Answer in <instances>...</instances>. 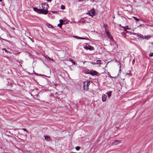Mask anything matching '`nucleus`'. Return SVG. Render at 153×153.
<instances>
[{
  "mask_svg": "<svg viewBox=\"0 0 153 153\" xmlns=\"http://www.w3.org/2000/svg\"><path fill=\"white\" fill-rule=\"evenodd\" d=\"M69 60L71 62L74 64V65L75 64V62L73 60L71 59H70Z\"/></svg>",
  "mask_w": 153,
  "mask_h": 153,
  "instance_id": "nucleus-19",
  "label": "nucleus"
},
{
  "mask_svg": "<svg viewBox=\"0 0 153 153\" xmlns=\"http://www.w3.org/2000/svg\"><path fill=\"white\" fill-rule=\"evenodd\" d=\"M115 62H118L120 64V63L117 60H115Z\"/></svg>",
  "mask_w": 153,
  "mask_h": 153,
  "instance_id": "nucleus-30",
  "label": "nucleus"
},
{
  "mask_svg": "<svg viewBox=\"0 0 153 153\" xmlns=\"http://www.w3.org/2000/svg\"><path fill=\"white\" fill-rule=\"evenodd\" d=\"M105 31L106 33V35L107 36L108 35H109L110 34V32L109 31V30H108V29L105 30Z\"/></svg>",
  "mask_w": 153,
  "mask_h": 153,
  "instance_id": "nucleus-15",
  "label": "nucleus"
},
{
  "mask_svg": "<svg viewBox=\"0 0 153 153\" xmlns=\"http://www.w3.org/2000/svg\"><path fill=\"white\" fill-rule=\"evenodd\" d=\"M95 13L94 10H90L89 13V16L92 17L93 16H94L95 14Z\"/></svg>",
  "mask_w": 153,
  "mask_h": 153,
  "instance_id": "nucleus-6",
  "label": "nucleus"
},
{
  "mask_svg": "<svg viewBox=\"0 0 153 153\" xmlns=\"http://www.w3.org/2000/svg\"><path fill=\"white\" fill-rule=\"evenodd\" d=\"M45 140L47 141H50L51 140L50 137L48 136H45Z\"/></svg>",
  "mask_w": 153,
  "mask_h": 153,
  "instance_id": "nucleus-10",
  "label": "nucleus"
},
{
  "mask_svg": "<svg viewBox=\"0 0 153 153\" xmlns=\"http://www.w3.org/2000/svg\"><path fill=\"white\" fill-rule=\"evenodd\" d=\"M132 17L133 18H134L136 21H139V19L137 18V17H135L133 16V17Z\"/></svg>",
  "mask_w": 153,
  "mask_h": 153,
  "instance_id": "nucleus-20",
  "label": "nucleus"
},
{
  "mask_svg": "<svg viewBox=\"0 0 153 153\" xmlns=\"http://www.w3.org/2000/svg\"><path fill=\"white\" fill-rule=\"evenodd\" d=\"M149 56L150 57L153 56V53H149Z\"/></svg>",
  "mask_w": 153,
  "mask_h": 153,
  "instance_id": "nucleus-24",
  "label": "nucleus"
},
{
  "mask_svg": "<svg viewBox=\"0 0 153 153\" xmlns=\"http://www.w3.org/2000/svg\"><path fill=\"white\" fill-rule=\"evenodd\" d=\"M80 147L79 146H76L75 147V149L76 150H79V149H80Z\"/></svg>",
  "mask_w": 153,
  "mask_h": 153,
  "instance_id": "nucleus-21",
  "label": "nucleus"
},
{
  "mask_svg": "<svg viewBox=\"0 0 153 153\" xmlns=\"http://www.w3.org/2000/svg\"><path fill=\"white\" fill-rule=\"evenodd\" d=\"M42 6L43 14H46L48 12V9L49 7L48 5L46 3H42Z\"/></svg>",
  "mask_w": 153,
  "mask_h": 153,
  "instance_id": "nucleus-1",
  "label": "nucleus"
},
{
  "mask_svg": "<svg viewBox=\"0 0 153 153\" xmlns=\"http://www.w3.org/2000/svg\"><path fill=\"white\" fill-rule=\"evenodd\" d=\"M107 96L105 94H103L102 96V100L103 102L106 101V100Z\"/></svg>",
  "mask_w": 153,
  "mask_h": 153,
  "instance_id": "nucleus-7",
  "label": "nucleus"
},
{
  "mask_svg": "<svg viewBox=\"0 0 153 153\" xmlns=\"http://www.w3.org/2000/svg\"><path fill=\"white\" fill-rule=\"evenodd\" d=\"M47 1L49 2H51L52 1V0H47Z\"/></svg>",
  "mask_w": 153,
  "mask_h": 153,
  "instance_id": "nucleus-33",
  "label": "nucleus"
},
{
  "mask_svg": "<svg viewBox=\"0 0 153 153\" xmlns=\"http://www.w3.org/2000/svg\"><path fill=\"white\" fill-rule=\"evenodd\" d=\"M110 77H112L111 76H110Z\"/></svg>",
  "mask_w": 153,
  "mask_h": 153,
  "instance_id": "nucleus-36",
  "label": "nucleus"
},
{
  "mask_svg": "<svg viewBox=\"0 0 153 153\" xmlns=\"http://www.w3.org/2000/svg\"><path fill=\"white\" fill-rule=\"evenodd\" d=\"M45 58H48L49 59H50V60H51V59L49 57H48L47 55H46L45 56Z\"/></svg>",
  "mask_w": 153,
  "mask_h": 153,
  "instance_id": "nucleus-28",
  "label": "nucleus"
},
{
  "mask_svg": "<svg viewBox=\"0 0 153 153\" xmlns=\"http://www.w3.org/2000/svg\"><path fill=\"white\" fill-rule=\"evenodd\" d=\"M53 13H55V12H53Z\"/></svg>",
  "mask_w": 153,
  "mask_h": 153,
  "instance_id": "nucleus-37",
  "label": "nucleus"
},
{
  "mask_svg": "<svg viewBox=\"0 0 153 153\" xmlns=\"http://www.w3.org/2000/svg\"><path fill=\"white\" fill-rule=\"evenodd\" d=\"M77 37L79 38V39H87L85 38H84V37H78V36Z\"/></svg>",
  "mask_w": 153,
  "mask_h": 153,
  "instance_id": "nucleus-25",
  "label": "nucleus"
},
{
  "mask_svg": "<svg viewBox=\"0 0 153 153\" xmlns=\"http://www.w3.org/2000/svg\"><path fill=\"white\" fill-rule=\"evenodd\" d=\"M33 10L39 13L43 14L42 9H39L36 7H34L33 8Z\"/></svg>",
  "mask_w": 153,
  "mask_h": 153,
  "instance_id": "nucleus-3",
  "label": "nucleus"
},
{
  "mask_svg": "<svg viewBox=\"0 0 153 153\" xmlns=\"http://www.w3.org/2000/svg\"><path fill=\"white\" fill-rule=\"evenodd\" d=\"M135 62V60L134 59L133 60V62Z\"/></svg>",
  "mask_w": 153,
  "mask_h": 153,
  "instance_id": "nucleus-34",
  "label": "nucleus"
},
{
  "mask_svg": "<svg viewBox=\"0 0 153 153\" xmlns=\"http://www.w3.org/2000/svg\"><path fill=\"white\" fill-rule=\"evenodd\" d=\"M23 129L25 131L27 132V131L26 130L25 128H23Z\"/></svg>",
  "mask_w": 153,
  "mask_h": 153,
  "instance_id": "nucleus-31",
  "label": "nucleus"
},
{
  "mask_svg": "<svg viewBox=\"0 0 153 153\" xmlns=\"http://www.w3.org/2000/svg\"><path fill=\"white\" fill-rule=\"evenodd\" d=\"M89 74H90L92 76L97 75L98 74L97 72L96 71H91L88 73Z\"/></svg>",
  "mask_w": 153,
  "mask_h": 153,
  "instance_id": "nucleus-5",
  "label": "nucleus"
},
{
  "mask_svg": "<svg viewBox=\"0 0 153 153\" xmlns=\"http://www.w3.org/2000/svg\"><path fill=\"white\" fill-rule=\"evenodd\" d=\"M61 8L63 10L65 9V6L64 5H62L61 6Z\"/></svg>",
  "mask_w": 153,
  "mask_h": 153,
  "instance_id": "nucleus-22",
  "label": "nucleus"
},
{
  "mask_svg": "<svg viewBox=\"0 0 153 153\" xmlns=\"http://www.w3.org/2000/svg\"><path fill=\"white\" fill-rule=\"evenodd\" d=\"M111 91H108L107 93L106 94L108 95V97H110L111 96Z\"/></svg>",
  "mask_w": 153,
  "mask_h": 153,
  "instance_id": "nucleus-13",
  "label": "nucleus"
},
{
  "mask_svg": "<svg viewBox=\"0 0 153 153\" xmlns=\"http://www.w3.org/2000/svg\"><path fill=\"white\" fill-rule=\"evenodd\" d=\"M120 141L116 140L113 143V144L115 145H117L119 143Z\"/></svg>",
  "mask_w": 153,
  "mask_h": 153,
  "instance_id": "nucleus-12",
  "label": "nucleus"
},
{
  "mask_svg": "<svg viewBox=\"0 0 153 153\" xmlns=\"http://www.w3.org/2000/svg\"><path fill=\"white\" fill-rule=\"evenodd\" d=\"M90 84V82L89 81H86L83 82V86L84 89L87 91L88 90V86Z\"/></svg>",
  "mask_w": 153,
  "mask_h": 153,
  "instance_id": "nucleus-2",
  "label": "nucleus"
},
{
  "mask_svg": "<svg viewBox=\"0 0 153 153\" xmlns=\"http://www.w3.org/2000/svg\"><path fill=\"white\" fill-rule=\"evenodd\" d=\"M47 26L49 28H53V26L50 24H46Z\"/></svg>",
  "mask_w": 153,
  "mask_h": 153,
  "instance_id": "nucleus-16",
  "label": "nucleus"
},
{
  "mask_svg": "<svg viewBox=\"0 0 153 153\" xmlns=\"http://www.w3.org/2000/svg\"><path fill=\"white\" fill-rule=\"evenodd\" d=\"M84 48L85 49H86V50H89L91 51H92L94 50V47L90 45L88 46L85 45L84 46Z\"/></svg>",
  "mask_w": 153,
  "mask_h": 153,
  "instance_id": "nucleus-4",
  "label": "nucleus"
},
{
  "mask_svg": "<svg viewBox=\"0 0 153 153\" xmlns=\"http://www.w3.org/2000/svg\"><path fill=\"white\" fill-rule=\"evenodd\" d=\"M62 24H61V23H59V24H58V25H57V26L59 27L60 28H61L62 27Z\"/></svg>",
  "mask_w": 153,
  "mask_h": 153,
  "instance_id": "nucleus-23",
  "label": "nucleus"
},
{
  "mask_svg": "<svg viewBox=\"0 0 153 153\" xmlns=\"http://www.w3.org/2000/svg\"><path fill=\"white\" fill-rule=\"evenodd\" d=\"M103 27L104 28L105 30L108 29V27L106 24L103 25Z\"/></svg>",
  "mask_w": 153,
  "mask_h": 153,
  "instance_id": "nucleus-17",
  "label": "nucleus"
},
{
  "mask_svg": "<svg viewBox=\"0 0 153 153\" xmlns=\"http://www.w3.org/2000/svg\"><path fill=\"white\" fill-rule=\"evenodd\" d=\"M59 22H60V23H61L63 24V20L62 19H60L59 20Z\"/></svg>",
  "mask_w": 153,
  "mask_h": 153,
  "instance_id": "nucleus-27",
  "label": "nucleus"
},
{
  "mask_svg": "<svg viewBox=\"0 0 153 153\" xmlns=\"http://www.w3.org/2000/svg\"><path fill=\"white\" fill-rule=\"evenodd\" d=\"M2 50H4L5 52L7 53L9 52V51H8L5 48H3Z\"/></svg>",
  "mask_w": 153,
  "mask_h": 153,
  "instance_id": "nucleus-26",
  "label": "nucleus"
},
{
  "mask_svg": "<svg viewBox=\"0 0 153 153\" xmlns=\"http://www.w3.org/2000/svg\"><path fill=\"white\" fill-rule=\"evenodd\" d=\"M101 61L100 60H97L96 61L95 63H96L97 64H101Z\"/></svg>",
  "mask_w": 153,
  "mask_h": 153,
  "instance_id": "nucleus-14",
  "label": "nucleus"
},
{
  "mask_svg": "<svg viewBox=\"0 0 153 153\" xmlns=\"http://www.w3.org/2000/svg\"><path fill=\"white\" fill-rule=\"evenodd\" d=\"M95 62H96V61H95V62H93L92 63L93 64H96V63H95Z\"/></svg>",
  "mask_w": 153,
  "mask_h": 153,
  "instance_id": "nucleus-32",
  "label": "nucleus"
},
{
  "mask_svg": "<svg viewBox=\"0 0 153 153\" xmlns=\"http://www.w3.org/2000/svg\"><path fill=\"white\" fill-rule=\"evenodd\" d=\"M108 36V38L109 39L113 41V38L112 36L111 35V33L109 35H108L107 36Z\"/></svg>",
  "mask_w": 153,
  "mask_h": 153,
  "instance_id": "nucleus-9",
  "label": "nucleus"
},
{
  "mask_svg": "<svg viewBox=\"0 0 153 153\" xmlns=\"http://www.w3.org/2000/svg\"><path fill=\"white\" fill-rule=\"evenodd\" d=\"M150 37V36H145L144 37V39H149Z\"/></svg>",
  "mask_w": 153,
  "mask_h": 153,
  "instance_id": "nucleus-18",
  "label": "nucleus"
},
{
  "mask_svg": "<svg viewBox=\"0 0 153 153\" xmlns=\"http://www.w3.org/2000/svg\"><path fill=\"white\" fill-rule=\"evenodd\" d=\"M29 38L30 39V40H31V41H32L33 42H34V40H33L30 37H29Z\"/></svg>",
  "mask_w": 153,
  "mask_h": 153,
  "instance_id": "nucleus-29",
  "label": "nucleus"
},
{
  "mask_svg": "<svg viewBox=\"0 0 153 153\" xmlns=\"http://www.w3.org/2000/svg\"><path fill=\"white\" fill-rule=\"evenodd\" d=\"M120 25L123 29H124L125 30H126L127 29L129 30L131 29L130 28H128L127 26H126V27H125L122 26L121 25Z\"/></svg>",
  "mask_w": 153,
  "mask_h": 153,
  "instance_id": "nucleus-11",
  "label": "nucleus"
},
{
  "mask_svg": "<svg viewBox=\"0 0 153 153\" xmlns=\"http://www.w3.org/2000/svg\"><path fill=\"white\" fill-rule=\"evenodd\" d=\"M152 0V1L153 2V0Z\"/></svg>",
  "mask_w": 153,
  "mask_h": 153,
  "instance_id": "nucleus-40",
  "label": "nucleus"
},
{
  "mask_svg": "<svg viewBox=\"0 0 153 153\" xmlns=\"http://www.w3.org/2000/svg\"><path fill=\"white\" fill-rule=\"evenodd\" d=\"M79 0V1H80L81 0Z\"/></svg>",
  "mask_w": 153,
  "mask_h": 153,
  "instance_id": "nucleus-39",
  "label": "nucleus"
},
{
  "mask_svg": "<svg viewBox=\"0 0 153 153\" xmlns=\"http://www.w3.org/2000/svg\"><path fill=\"white\" fill-rule=\"evenodd\" d=\"M137 39L142 38L143 39H144L143 36L141 34H137Z\"/></svg>",
  "mask_w": 153,
  "mask_h": 153,
  "instance_id": "nucleus-8",
  "label": "nucleus"
},
{
  "mask_svg": "<svg viewBox=\"0 0 153 153\" xmlns=\"http://www.w3.org/2000/svg\"><path fill=\"white\" fill-rule=\"evenodd\" d=\"M53 13H55V12H53Z\"/></svg>",
  "mask_w": 153,
  "mask_h": 153,
  "instance_id": "nucleus-38",
  "label": "nucleus"
},
{
  "mask_svg": "<svg viewBox=\"0 0 153 153\" xmlns=\"http://www.w3.org/2000/svg\"><path fill=\"white\" fill-rule=\"evenodd\" d=\"M2 1V0H0V1Z\"/></svg>",
  "mask_w": 153,
  "mask_h": 153,
  "instance_id": "nucleus-35",
  "label": "nucleus"
}]
</instances>
